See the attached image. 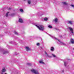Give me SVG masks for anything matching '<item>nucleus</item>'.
I'll return each mask as SVG.
<instances>
[{
  "mask_svg": "<svg viewBox=\"0 0 74 74\" xmlns=\"http://www.w3.org/2000/svg\"><path fill=\"white\" fill-rule=\"evenodd\" d=\"M35 26L40 30H41L42 31H43L44 30V27L43 25H35Z\"/></svg>",
  "mask_w": 74,
  "mask_h": 74,
  "instance_id": "f257e3e1",
  "label": "nucleus"
},
{
  "mask_svg": "<svg viewBox=\"0 0 74 74\" xmlns=\"http://www.w3.org/2000/svg\"><path fill=\"white\" fill-rule=\"evenodd\" d=\"M49 36H51V37H52V38H53V39L56 40H58V41H59V42L60 43V44H62L63 45H66V44L63 43L62 42L60 41V40H59V39H57L56 38H55V37L52 36L51 35H49Z\"/></svg>",
  "mask_w": 74,
  "mask_h": 74,
  "instance_id": "f03ea898",
  "label": "nucleus"
},
{
  "mask_svg": "<svg viewBox=\"0 0 74 74\" xmlns=\"http://www.w3.org/2000/svg\"><path fill=\"white\" fill-rule=\"evenodd\" d=\"M31 71L33 73H34V74H39V73L38 72V71L34 69H33L31 70Z\"/></svg>",
  "mask_w": 74,
  "mask_h": 74,
  "instance_id": "7ed1b4c3",
  "label": "nucleus"
},
{
  "mask_svg": "<svg viewBox=\"0 0 74 74\" xmlns=\"http://www.w3.org/2000/svg\"><path fill=\"white\" fill-rule=\"evenodd\" d=\"M69 29L70 30V31H71V33L72 35H74V32H73V29L72 28L69 27Z\"/></svg>",
  "mask_w": 74,
  "mask_h": 74,
  "instance_id": "20e7f679",
  "label": "nucleus"
},
{
  "mask_svg": "<svg viewBox=\"0 0 74 74\" xmlns=\"http://www.w3.org/2000/svg\"><path fill=\"white\" fill-rule=\"evenodd\" d=\"M45 56H46V57H48V58H51L52 56L48 55V54L47 52L45 51Z\"/></svg>",
  "mask_w": 74,
  "mask_h": 74,
  "instance_id": "39448f33",
  "label": "nucleus"
},
{
  "mask_svg": "<svg viewBox=\"0 0 74 74\" xmlns=\"http://www.w3.org/2000/svg\"><path fill=\"white\" fill-rule=\"evenodd\" d=\"M25 48L26 51H30V48H29V47H26Z\"/></svg>",
  "mask_w": 74,
  "mask_h": 74,
  "instance_id": "423d86ee",
  "label": "nucleus"
},
{
  "mask_svg": "<svg viewBox=\"0 0 74 74\" xmlns=\"http://www.w3.org/2000/svg\"><path fill=\"white\" fill-rule=\"evenodd\" d=\"M2 52H3V54H6V53H8V51H3Z\"/></svg>",
  "mask_w": 74,
  "mask_h": 74,
  "instance_id": "0eeeda50",
  "label": "nucleus"
},
{
  "mask_svg": "<svg viewBox=\"0 0 74 74\" xmlns=\"http://www.w3.org/2000/svg\"><path fill=\"white\" fill-rule=\"evenodd\" d=\"M39 62L40 63H41V64H45L43 62V60H40Z\"/></svg>",
  "mask_w": 74,
  "mask_h": 74,
  "instance_id": "6e6552de",
  "label": "nucleus"
},
{
  "mask_svg": "<svg viewBox=\"0 0 74 74\" xmlns=\"http://www.w3.org/2000/svg\"><path fill=\"white\" fill-rule=\"evenodd\" d=\"M5 69L3 68V69L2 71V73H1V74H3V72H5Z\"/></svg>",
  "mask_w": 74,
  "mask_h": 74,
  "instance_id": "1a4fd4ad",
  "label": "nucleus"
},
{
  "mask_svg": "<svg viewBox=\"0 0 74 74\" xmlns=\"http://www.w3.org/2000/svg\"><path fill=\"white\" fill-rule=\"evenodd\" d=\"M18 22H20V23H23V20H22V18H20L19 19Z\"/></svg>",
  "mask_w": 74,
  "mask_h": 74,
  "instance_id": "9d476101",
  "label": "nucleus"
},
{
  "mask_svg": "<svg viewBox=\"0 0 74 74\" xmlns=\"http://www.w3.org/2000/svg\"><path fill=\"white\" fill-rule=\"evenodd\" d=\"M27 3L28 4H31V1L30 0H28L27 1Z\"/></svg>",
  "mask_w": 74,
  "mask_h": 74,
  "instance_id": "9b49d317",
  "label": "nucleus"
},
{
  "mask_svg": "<svg viewBox=\"0 0 74 74\" xmlns=\"http://www.w3.org/2000/svg\"><path fill=\"white\" fill-rule=\"evenodd\" d=\"M58 18H55L54 19V20L53 21H55V22L56 23L58 22Z\"/></svg>",
  "mask_w": 74,
  "mask_h": 74,
  "instance_id": "f8f14e48",
  "label": "nucleus"
},
{
  "mask_svg": "<svg viewBox=\"0 0 74 74\" xmlns=\"http://www.w3.org/2000/svg\"><path fill=\"white\" fill-rule=\"evenodd\" d=\"M8 14H9V12H8L6 14L5 16L6 17H8Z\"/></svg>",
  "mask_w": 74,
  "mask_h": 74,
  "instance_id": "ddd939ff",
  "label": "nucleus"
},
{
  "mask_svg": "<svg viewBox=\"0 0 74 74\" xmlns=\"http://www.w3.org/2000/svg\"><path fill=\"white\" fill-rule=\"evenodd\" d=\"M52 55L53 56V58H56V56L55 55L53 54H52Z\"/></svg>",
  "mask_w": 74,
  "mask_h": 74,
  "instance_id": "4468645a",
  "label": "nucleus"
},
{
  "mask_svg": "<svg viewBox=\"0 0 74 74\" xmlns=\"http://www.w3.org/2000/svg\"><path fill=\"white\" fill-rule=\"evenodd\" d=\"M20 11L21 12H23V10L22 9H20Z\"/></svg>",
  "mask_w": 74,
  "mask_h": 74,
  "instance_id": "2eb2a0df",
  "label": "nucleus"
},
{
  "mask_svg": "<svg viewBox=\"0 0 74 74\" xmlns=\"http://www.w3.org/2000/svg\"><path fill=\"white\" fill-rule=\"evenodd\" d=\"M68 23L70 24L71 25H72L73 24V23H72V22L71 21H69L68 22Z\"/></svg>",
  "mask_w": 74,
  "mask_h": 74,
  "instance_id": "dca6fc26",
  "label": "nucleus"
},
{
  "mask_svg": "<svg viewBox=\"0 0 74 74\" xmlns=\"http://www.w3.org/2000/svg\"><path fill=\"white\" fill-rule=\"evenodd\" d=\"M62 3H63V4H64V5H67V3H66V2H63Z\"/></svg>",
  "mask_w": 74,
  "mask_h": 74,
  "instance_id": "f3484780",
  "label": "nucleus"
},
{
  "mask_svg": "<svg viewBox=\"0 0 74 74\" xmlns=\"http://www.w3.org/2000/svg\"><path fill=\"white\" fill-rule=\"evenodd\" d=\"M67 63L66 62H64V65L65 66H66V65H67Z\"/></svg>",
  "mask_w": 74,
  "mask_h": 74,
  "instance_id": "a211bd4d",
  "label": "nucleus"
},
{
  "mask_svg": "<svg viewBox=\"0 0 74 74\" xmlns=\"http://www.w3.org/2000/svg\"><path fill=\"white\" fill-rule=\"evenodd\" d=\"M44 21H47L48 20V18H45L44 19Z\"/></svg>",
  "mask_w": 74,
  "mask_h": 74,
  "instance_id": "6ab92c4d",
  "label": "nucleus"
},
{
  "mask_svg": "<svg viewBox=\"0 0 74 74\" xmlns=\"http://www.w3.org/2000/svg\"><path fill=\"white\" fill-rule=\"evenodd\" d=\"M53 49H54V48L53 47H51V51H53Z\"/></svg>",
  "mask_w": 74,
  "mask_h": 74,
  "instance_id": "aec40b11",
  "label": "nucleus"
},
{
  "mask_svg": "<svg viewBox=\"0 0 74 74\" xmlns=\"http://www.w3.org/2000/svg\"><path fill=\"white\" fill-rule=\"evenodd\" d=\"M15 16V14L14 13H13L11 14V16Z\"/></svg>",
  "mask_w": 74,
  "mask_h": 74,
  "instance_id": "412c9836",
  "label": "nucleus"
},
{
  "mask_svg": "<svg viewBox=\"0 0 74 74\" xmlns=\"http://www.w3.org/2000/svg\"><path fill=\"white\" fill-rule=\"evenodd\" d=\"M27 65H28V66H31L32 65V64L30 63H28L27 64Z\"/></svg>",
  "mask_w": 74,
  "mask_h": 74,
  "instance_id": "4be33fe9",
  "label": "nucleus"
},
{
  "mask_svg": "<svg viewBox=\"0 0 74 74\" xmlns=\"http://www.w3.org/2000/svg\"><path fill=\"white\" fill-rule=\"evenodd\" d=\"M48 27H49V28H52V26L49 25L48 26Z\"/></svg>",
  "mask_w": 74,
  "mask_h": 74,
  "instance_id": "5701e85b",
  "label": "nucleus"
},
{
  "mask_svg": "<svg viewBox=\"0 0 74 74\" xmlns=\"http://www.w3.org/2000/svg\"><path fill=\"white\" fill-rule=\"evenodd\" d=\"M36 45L37 46H38L40 45V43H37V44H36Z\"/></svg>",
  "mask_w": 74,
  "mask_h": 74,
  "instance_id": "b1692460",
  "label": "nucleus"
},
{
  "mask_svg": "<svg viewBox=\"0 0 74 74\" xmlns=\"http://www.w3.org/2000/svg\"><path fill=\"white\" fill-rule=\"evenodd\" d=\"M55 29L56 30H59V29H58V28H55Z\"/></svg>",
  "mask_w": 74,
  "mask_h": 74,
  "instance_id": "393cba45",
  "label": "nucleus"
},
{
  "mask_svg": "<svg viewBox=\"0 0 74 74\" xmlns=\"http://www.w3.org/2000/svg\"><path fill=\"white\" fill-rule=\"evenodd\" d=\"M18 53H15V55H18Z\"/></svg>",
  "mask_w": 74,
  "mask_h": 74,
  "instance_id": "a878e982",
  "label": "nucleus"
},
{
  "mask_svg": "<svg viewBox=\"0 0 74 74\" xmlns=\"http://www.w3.org/2000/svg\"><path fill=\"white\" fill-rule=\"evenodd\" d=\"M10 44H12V43H13V42H12V41H10Z\"/></svg>",
  "mask_w": 74,
  "mask_h": 74,
  "instance_id": "bb28decb",
  "label": "nucleus"
},
{
  "mask_svg": "<svg viewBox=\"0 0 74 74\" xmlns=\"http://www.w3.org/2000/svg\"><path fill=\"white\" fill-rule=\"evenodd\" d=\"M14 33L16 35H17V34H18V33H17V32H14Z\"/></svg>",
  "mask_w": 74,
  "mask_h": 74,
  "instance_id": "cd10ccee",
  "label": "nucleus"
},
{
  "mask_svg": "<svg viewBox=\"0 0 74 74\" xmlns=\"http://www.w3.org/2000/svg\"><path fill=\"white\" fill-rule=\"evenodd\" d=\"M11 8H9L8 9V10H11Z\"/></svg>",
  "mask_w": 74,
  "mask_h": 74,
  "instance_id": "c85d7f7f",
  "label": "nucleus"
},
{
  "mask_svg": "<svg viewBox=\"0 0 74 74\" xmlns=\"http://www.w3.org/2000/svg\"><path fill=\"white\" fill-rule=\"evenodd\" d=\"M60 38H61V37H62V35H60Z\"/></svg>",
  "mask_w": 74,
  "mask_h": 74,
  "instance_id": "c756f323",
  "label": "nucleus"
},
{
  "mask_svg": "<svg viewBox=\"0 0 74 74\" xmlns=\"http://www.w3.org/2000/svg\"><path fill=\"white\" fill-rule=\"evenodd\" d=\"M62 73H63L64 72V70H62Z\"/></svg>",
  "mask_w": 74,
  "mask_h": 74,
  "instance_id": "7c9ffc66",
  "label": "nucleus"
},
{
  "mask_svg": "<svg viewBox=\"0 0 74 74\" xmlns=\"http://www.w3.org/2000/svg\"><path fill=\"white\" fill-rule=\"evenodd\" d=\"M24 0V1H25V0Z\"/></svg>",
  "mask_w": 74,
  "mask_h": 74,
  "instance_id": "2f4dec72",
  "label": "nucleus"
},
{
  "mask_svg": "<svg viewBox=\"0 0 74 74\" xmlns=\"http://www.w3.org/2000/svg\"><path fill=\"white\" fill-rule=\"evenodd\" d=\"M20 42H21L20 41Z\"/></svg>",
  "mask_w": 74,
  "mask_h": 74,
  "instance_id": "473e14b6",
  "label": "nucleus"
}]
</instances>
